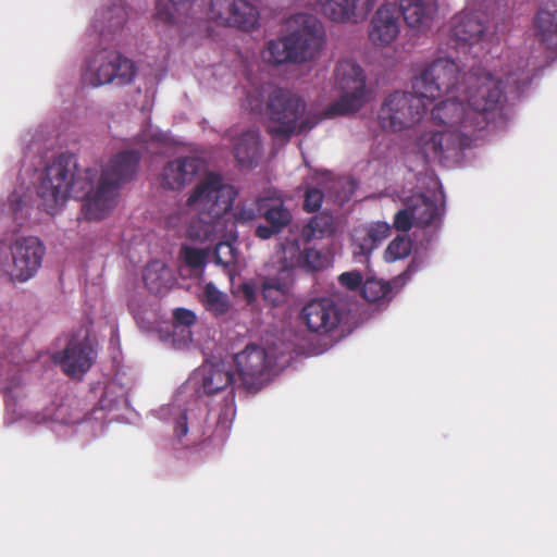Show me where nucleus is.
I'll list each match as a JSON object with an SVG mask.
<instances>
[{"label": "nucleus", "instance_id": "8fccbe9b", "mask_svg": "<svg viewBox=\"0 0 557 557\" xmlns=\"http://www.w3.org/2000/svg\"><path fill=\"white\" fill-rule=\"evenodd\" d=\"M147 139L144 137V135L140 136V141H146Z\"/></svg>", "mask_w": 557, "mask_h": 557}, {"label": "nucleus", "instance_id": "09e8293b", "mask_svg": "<svg viewBox=\"0 0 557 557\" xmlns=\"http://www.w3.org/2000/svg\"><path fill=\"white\" fill-rule=\"evenodd\" d=\"M9 202H10L11 210H12L14 213H16V212H17V210L21 208V201L18 200L17 195L12 194V195L9 197Z\"/></svg>", "mask_w": 557, "mask_h": 557}, {"label": "nucleus", "instance_id": "39448f33", "mask_svg": "<svg viewBox=\"0 0 557 557\" xmlns=\"http://www.w3.org/2000/svg\"><path fill=\"white\" fill-rule=\"evenodd\" d=\"M462 96L473 116L476 131L484 132L505 100L502 81L492 73L473 69L462 75Z\"/></svg>", "mask_w": 557, "mask_h": 557}, {"label": "nucleus", "instance_id": "393cba45", "mask_svg": "<svg viewBox=\"0 0 557 557\" xmlns=\"http://www.w3.org/2000/svg\"><path fill=\"white\" fill-rule=\"evenodd\" d=\"M400 14L411 28H426L430 26L436 11V0H400Z\"/></svg>", "mask_w": 557, "mask_h": 557}, {"label": "nucleus", "instance_id": "c85d7f7f", "mask_svg": "<svg viewBox=\"0 0 557 557\" xmlns=\"http://www.w3.org/2000/svg\"><path fill=\"white\" fill-rule=\"evenodd\" d=\"M200 374L201 386L207 395H214L238 382L224 363L203 366L200 369Z\"/></svg>", "mask_w": 557, "mask_h": 557}, {"label": "nucleus", "instance_id": "b1692460", "mask_svg": "<svg viewBox=\"0 0 557 557\" xmlns=\"http://www.w3.org/2000/svg\"><path fill=\"white\" fill-rule=\"evenodd\" d=\"M199 169V162L191 157L169 161L163 168L161 185L168 189H180L193 181Z\"/></svg>", "mask_w": 557, "mask_h": 557}, {"label": "nucleus", "instance_id": "f3484780", "mask_svg": "<svg viewBox=\"0 0 557 557\" xmlns=\"http://www.w3.org/2000/svg\"><path fill=\"white\" fill-rule=\"evenodd\" d=\"M234 362L238 386L248 392H258L263 381V373L268 368L264 348L256 344H249L243 351L235 355Z\"/></svg>", "mask_w": 557, "mask_h": 557}, {"label": "nucleus", "instance_id": "c9c22d12", "mask_svg": "<svg viewBox=\"0 0 557 557\" xmlns=\"http://www.w3.org/2000/svg\"><path fill=\"white\" fill-rule=\"evenodd\" d=\"M193 0H157L154 16L164 24L177 22L180 7L188 5Z\"/></svg>", "mask_w": 557, "mask_h": 557}, {"label": "nucleus", "instance_id": "5701e85b", "mask_svg": "<svg viewBox=\"0 0 557 557\" xmlns=\"http://www.w3.org/2000/svg\"><path fill=\"white\" fill-rule=\"evenodd\" d=\"M232 153L237 165L243 169L256 168L263 153L259 131L249 128L232 137Z\"/></svg>", "mask_w": 557, "mask_h": 557}, {"label": "nucleus", "instance_id": "4468645a", "mask_svg": "<svg viewBox=\"0 0 557 557\" xmlns=\"http://www.w3.org/2000/svg\"><path fill=\"white\" fill-rule=\"evenodd\" d=\"M209 17L224 26L251 30L258 24L259 12L248 0H210Z\"/></svg>", "mask_w": 557, "mask_h": 557}, {"label": "nucleus", "instance_id": "cd10ccee", "mask_svg": "<svg viewBox=\"0 0 557 557\" xmlns=\"http://www.w3.org/2000/svg\"><path fill=\"white\" fill-rule=\"evenodd\" d=\"M534 25L536 35L548 49L557 51V2L547 1L537 12Z\"/></svg>", "mask_w": 557, "mask_h": 557}, {"label": "nucleus", "instance_id": "bb28decb", "mask_svg": "<svg viewBox=\"0 0 557 557\" xmlns=\"http://www.w3.org/2000/svg\"><path fill=\"white\" fill-rule=\"evenodd\" d=\"M411 267L396 276L392 282L374 277L367 278L362 285V297L369 302H389L394 297V288H400L410 278Z\"/></svg>", "mask_w": 557, "mask_h": 557}, {"label": "nucleus", "instance_id": "473e14b6", "mask_svg": "<svg viewBox=\"0 0 557 557\" xmlns=\"http://www.w3.org/2000/svg\"><path fill=\"white\" fill-rule=\"evenodd\" d=\"M170 271L160 261H152L144 270L143 281L147 289L156 295L163 294L169 287Z\"/></svg>", "mask_w": 557, "mask_h": 557}, {"label": "nucleus", "instance_id": "de8ad7c7", "mask_svg": "<svg viewBox=\"0 0 557 557\" xmlns=\"http://www.w3.org/2000/svg\"><path fill=\"white\" fill-rule=\"evenodd\" d=\"M506 79H507V83H511L512 82L513 84L519 86L521 83H525V81L528 79V76L527 77H521V76H517L516 73L509 72Z\"/></svg>", "mask_w": 557, "mask_h": 557}, {"label": "nucleus", "instance_id": "7ed1b4c3", "mask_svg": "<svg viewBox=\"0 0 557 557\" xmlns=\"http://www.w3.org/2000/svg\"><path fill=\"white\" fill-rule=\"evenodd\" d=\"M236 197L237 190L232 185L225 184L219 174L209 173L187 199V205L199 211L198 219L189 226V236L210 240L215 233L214 222L233 208Z\"/></svg>", "mask_w": 557, "mask_h": 557}, {"label": "nucleus", "instance_id": "6e6552de", "mask_svg": "<svg viewBox=\"0 0 557 557\" xmlns=\"http://www.w3.org/2000/svg\"><path fill=\"white\" fill-rule=\"evenodd\" d=\"M460 67L450 58H437L412 82V89L426 100L462 91Z\"/></svg>", "mask_w": 557, "mask_h": 557}, {"label": "nucleus", "instance_id": "dca6fc26", "mask_svg": "<svg viewBox=\"0 0 557 557\" xmlns=\"http://www.w3.org/2000/svg\"><path fill=\"white\" fill-rule=\"evenodd\" d=\"M46 248L34 236L16 239L11 246L12 268L9 272L12 278L25 282L39 270Z\"/></svg>", "mask_w": 557, "mask_h": 557}, {"label": "nucleus", "instance_id": "ddd939ff", "mask_svg": "<svg viewBox=\"0 0 557 557\" xmlns=\"http://www.w3.org/2000/svg\"><path fill=\"white\" fill-rule=\"evenodd\" d=\"M447 36V46L456 50L483 41L487 36L485 15L482 12L463 10L451 17Z\"/></svg>", "mask_w": 557, "mask_h": 557}, {"label": "nucleus", "instance_id": "37998d69", "mask_svg": "<svg viewBox=\"0 0 557 557\" xmlns=\"http://www.w3.org/2000/svg\"><path fill=\"white\" fill-rule=\"evenodd\" d=\"M363 277L359 271L344 272L338 276V282L342 286L349 290H357L362 286Z\"/></svg>", "mask_w": 557, "mask_h": 557}, {"label": "nucleus", "instance_id": "a18cd8bd", "mask_svg": "<svg viewBox=\"0 0 557 557\" xmlns=\"http://www.w3.org/2000/svg\"><path fill=\"white\" fill-rule=\"evenodd\" d=\"M175 321L184 326H190L196 322V315L193 311L185 308H177L173 312Z\"/></svg>", "mask_w": 557, "mask_h": 557}, {"label": "nucleus", "instance_id": "4be33fe9", "mask_svg": "<svg viewBox=\"0 0 557 557\" xmlns=\"http://www.w3.org/2000/svg\"><path fill=\"white\" fill-rule=\"evenodd\" d=\"M261 216L268 225L259 224L255 235L263 240L280 234L293 219L290 211L283 202L269 198H261Z\"/></svg>", "mask_w": 557, "mask_h": 557}, {"label": "nucleus", "instance_id": "6ab92c4d", "mask_svg": "<svg viewBox=\"0 0 557 557\" xmlns=\"http://www.w3.org/2000/svg\"><path fill=\"white\" fill-rule=\"evenodd\" d=\"M400 32V10L395 2L382 4L373 14L369 25V40L377 47H387Z\"/></svg>", "mask_w": 557, "mask_h": 557}, {"label": "nucleus", "instance_id": "e433bc0d", "mask_svg": "<svg viewBox=\"0 0 557 557\" xmlns=\"http://www.w3.org/2000/svg\"><path fill=\"white\" fill-rule=\"evenodd\" d=\"M412 249V242L406 235H397L386 247L384 259L394 262L407 258Z\"/></svg>", "mask_w": 557, "mask_h": 557}, {"label": "nucleus", "instance_id": "72a5a7b5", "mask_svg": "<svg viewBox=\"0 0 557 557\" xmlns=\"http://www.w3.org/2000/svg\"><path fill=\"white\" fill-rule=\"evenodd\" d=\"M202 301L206 309L213 312L215 315H223L230 309L227 295L219 290L213 283L206 284Z\"/></svg>", "mask_w": 557, "mask_h": 557}, {"label": "nucleus", "instance_id": "9b49d317", "mask_svg": "<svg viewBox=\"0 0 557 557\" xmlns=\"http://www.w3.org/2000/svg\"><path fill=\"white\" fill-rule=\"evenodd\" d=\"M474 146L466 138L457 136L453 131H425L417 138V147L425 161H443L457 158L463 149Z\"/></svg>", "mask_w": 557, "mask_h": 557}, {"label": "nucleus", "instance_id": "79ce46f5", "mask_svg": "<svg viewBox=\"0 0 557 557\" xmlns=\"http://www.w3.org/2000/svg\"><path fill=\"white\" fill-rule=\"evenodd\" d=\"M324 195L318 188H310L305 194L304 210L307 212L318 211L323 202Z\"/></svg>", "mask_w": 557, "mask_h": 557}, {"label": "nucleus", "instance_id": "2eb2a0df", "mask_svg": "<svg viewBox=\"0 0 557 557\" xmlns=\"http://www.w3.org/2000/svg\"><path fill=\"white\" fill-rule=\"evenodd\" d=\"M343 319L338 304L329 297L314 298L304 305L299 320L309 332L325 335L337 329Z\"/></svg>", "mask_w": 557, "mask_h": 557}, {"label": "nucleus", "instance_id": "a19ab883", "mask_svg": "<svg viewBox=\"0 0 557 557\" xmlns=\"http://www.w3.org/2000/svg\"><path fill=\"white\" fill-rule=\"evenodd\" d=\"M414 224L413 213L411 211V207L409 201L406 205V208L399 210L393 221V225L397 231L408 232L412 225Z\"/></svg>", "mask_w": 557, "mask_h": 557}, {"label": "nucleus", "instance_id": "f704fd0d", "mask_svg": "<svg viewBox=\"0 0 557 557\" xmlns=\"http://www.w3.org/2000/svg\"><path fill=\"white\" fill-rule=\"evenodd\" d=\"M126 20L127 12L122 3L111 5L110 8L101 12V35H104L106 32L112 33L122 28Z\"/></svg>", "mask_w": 557, "mask_h": 557}, {"label": "nucleus", "instance_id": "c03bdc74", "mask_svg": "<svg viewBox=\"0 0 557 557\" xmlns=\"http://www.w3.org/2000/svg\"><path fill=\"white\" fill-rule=\"evenodd\" d=\"M238 290L246 304L253 306L257 301L258 287L253 282H244L238 286Z\"/></svg>", "mask_w": 557, "mask_h": 557}, {"label": "nucleus", "instance_id": "4c0bfd02", "mask_svg": "<svg viewBox=\"0 0 557 557\" xmlns=\"http://www.w3.org/2000/svg\"><path fill=\"white\" fill-rule=\"evenodd\" d=\"M261 216V198L253 201L239 202L234 211V220L238 224L250 223Z\"/></svg>", "mask_w": 557, "mask_h": 557}, {"label": "nucleus", "instance_id": "49530a36", "mask_svg": "<svg viewBox=\"0 0 557 557\" xmlns=\"http://www.w3.org/2000/svg\"><path fill=\"white\" fill-rule=\"evenodd\" d=\"M174 431L177 437H183L187 434L188 425L186 412H182L177 418Z\"/></svg>", "mask_w": 557, "mask_h": 557}, {"label": "nucleus", "instance_id": "a211bd4d", "mask_svg": "<svg viewBox=\"0 0 557 557\" xmlns=\"http://www.w3.org/2000/svg\"><path fill=\"white\" fill-rule=\"evenodd\" d=\"M281 262L284 269H299L306 273H313L329 265L327 256L315 248L301 246L297 238H286L282 244Z\"/></svg>", "mask_w": 557, "mask_h": 557}, {"label": "nucleus", "instance_id": "9d476101", "mask_svg": "<svg viewBox=\"0 0 557 557\" xmlns=\"http://www.w3.org/2000/svg\"><path fill=\"white\" fill-rule=\"evenodd\" d=\"M447 99L438 102L432 110L431 116L435 124L446 126L445 129L453 131L457 136L466 138L469 135V140L473 145L482 139L481 131H476L474 119L468 108L465 106L460 92L450 94Z\"/></svg>", "mask_w": 557, "mask_h": 557}, {"label": "nucleus", "instance_id": "1a4fd4ad", "mask_svg": "<svg viewBox=\"0 0 557 557\" xmlns=\"http://www.w3.org/2000/svg\"><path fill=\"white\" fill-rule=\"evenodd\" d=\"M135 73L129 59L115 50L102 49L88 60L83 78L92 87L110 83L123 86L132 83Z\"/></svg>", "mask_w": 557, "mask_h": 557}, {"label": "nucleus", "instance_id": "20e7f679", "mask_svg": "<svg viewBox=\"0 0 557 557\" xmlns=\"http://www.w3.org/2000/svg\"><path fill=\"white\" fill-rule=\"evenodd\" d=\"M306 110L305 100L294 91L285 88L274 89L268 98L265 112L269 120L277 125L269 126L268 133L275 139L287 141L294 134H302L312 129L321 116L307 115L300 122Z\"/></svg>", "mask_w": 557, "mask_h": 557}, {"label": "nucleus", "instance_id": "423d86ee", "mask_svg": "<svg viewBox=\"0 0 557 557\" xmlns=\"http://www.w3.org/2000/svg\"><path fill=\"white\" fill-rule=\"evenodd\" d=\"M334 78L342 95L325 108L323 117L333 119L361 110L369 100L363 69L351 59H343L335 65Z\"/></svg>", "mask_w": 557, "mask_h": 557}, {"label": "nucleus", "instance_id": "ea45409f", "mask_svg": "<svg viewBox=\"0 0 557 557\" xmlns=\"http://www.w3.org/2000/svg\"><path fill=\"white\" fill-rule=\"evenodd\" d=\"M213 258L218 265H222L224 268L235 263L236 252L234 246L228 242L218 243L214 248Z\"/></svg>", "mask_w": 557, "mask_h": 557}, {"label": "nucleus", "instance_id": "f03ea898", "mask_svg": "<svg viewBox=\"0 0 557 557\" xmlns=\"http://www.w3.org/2000/svg\"><path fill=\"white\" fill-rule=\"evenodd\" d=\"M290 32L269 40L260 52L262 61L272 66L305 63L313 60L323 49L325 33L321 22L312 14L297 13L289 20Z\"/></svg>", "mask_w": 557, "mask_h": 557}, {"label": "nucleus", "instance_id": "f8f14e48", "mask_svg": "<svg viewBox=\"0 0 557 557\" xmlns=\"http://www.w3.org/2000/svg\"><path fill=\"white\" fill-rule=\"evenodd\" d=\"M97 357L96 344L88 335L72 336L62 351L52 359L71 377H81L94 364Z\"/></svg>", "mask_w": 557, "mask_h": 557}, {"label": "nucleus", "instance_id": "412c9836", "mask_svg": "<svg viewBox=\"0 0 557 557\" xmlns=\"http://www.w3.org/2000/svg\"><path fill=\"white\" fill-rule=\"evenodd\" d=\"M376 0H325L321 12L333 22L358 23L367 17Z\"/></svg>", "mask_w": 557, "mask_h": 557}, {"label": "nucleus", "instance_id": "aec40b11", "mask_svg": "<svg viewBox=\"0 0 557 557\" xmlns=\"http://www.w3.org/2000/svg\"><path fill=\"white\" fill-rule=\"evenodd\" d=\"M392 234V226L383 221L359 225L351 234L354 258L368 261L370 255Z\"/></svg>", "mask_w": 557, "mask_h": 557}, {"label": "nucleus", "instance_id": "f257e3e1", "mask_svg": "<svg viewBox=\"0 0 557 557\" xmlns=\"http://www.w3.org/2000/svg\"><path fill=\"white\" fill-rule=\"evenodd\" d=\"M140 153L124 150L113 156L102 169H79L76 157L61 153L48 163L41 175L37 194L44 210L54 214L69 198L82 200V213L88 221L104 219L115 207L119 189L136 174Z\"/></svg>", "mask_w": 557, "mask_h": 557}, {"label": "nucleus", "instance_id": "a878e982", "mask_svg": "<svg viewBox=\"0 0 557 557\" xmlns=\"http://www.w3.org/2000/svg\"><path fill=\"white\" fill-rule=\"evenodd\" d=\"M17 344L0 336V383L4 384L5 389L16 387L21 382V367L16 362Z\"/></svg>", "mask_w": 557, "mask_h": 557}, {"label": "nucleus", "instance_id": "c756f323", "mask_svg": "<svg viewBox=\"0 0 557 557\" xmlns=\"http://www.w3.org/2000/svg\"><path fill=\"white\" fill-rule=\"evenodd\" d=\"M409 203L417 226H429L441 216V209L437 203L422 194L412 196Z\"/></svg>", "mask_w": 557, "mask_h": 557}, {"label": "nucleus", "instance_id": "7c9ffc66", "mask_svg": "<svg viewBox=\"0 0 557 557\" xmlns=\"http://www.w3.org/2000/svg\"><path fill=\"white\" fill-rule=\"evenodd\" d=\"M260 294L268 306L280 307L288 299V283L278 276L263 277L260 284Z\"/></svg>", "mask_w": 557, "mask_h": 557}, {"label": "nucleus", "instance_id": "2f4dec72", "mask_svg": "<svg viewBox=\"0 0 557 557\" xmlns=\"http://www.w3.org/2000/svg\"><path fill=\"white\" fill-rule=\"evenodd\" d=\"M336 232V223L334 216L330 213L322 212L310 219V221L301 230V239L305 244L312 239L331 236Z\"/></svg>", "mask_w": 557, "mask_h": 557}, {"label": "nucleus", "instance_id": "0eeeda50", "mask_svg": "<svg viewBox=\"0 0 557 557\" xmlns=\"http://www.w3.org/2000/svg\"><path fill=\"white\" fill-rule=\"evenodd\" d=\"M425 98L414 90L394 91L385 97L379 110L377 120L385 131L400 132L421 121L426 112Z\"/></svg>", "mask_w": 557, "mask_h": 557}, {"label": "nucleus", "instance_id": "58836bf2", "mask_svg": "<svg viewBox=\"0 0 557 557\" xmlns=\"http://www.w3.org/2000/svg\"><path fill=\"white\" fill-rule=\"evenodd\" d=\"M181 258L190 269H203L209 258V250L184 245L180 251Z\"/></svg>", "mask_w": 557, "mask_h": 557}]
</instances>
